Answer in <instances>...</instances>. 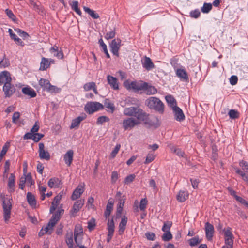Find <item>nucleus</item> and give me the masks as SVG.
Here are the masks:
<instances>
[{
    "label": "nucleus",
    "mask_w": 248,
    "mask_h": 248,
    "mask_svg": "<svg viewBox=\"0 0 248 248\" xmlns=\"http://www.w3.org/2000/svg\"><path fill=\"white\" fill-rule=\"evenodd\" d=\"M239 165L243 168V169L245 170L248 172V162L244 160H241L239 162Z\"/></svg>",
    "instance_id": "62"
},
{
    "label": "nucleus",
    "mask_w": 248,
    "mask_h": 248,
    "mask_svg": "<svg viewBox=\"0 0 248 248\" xmlns=\"http://www.w3.org/2000/svg\"><path fill=\"white\" fill-rule=\"evenodd\" d=\"M118 178V173L116 171H114L111 173V182L115 183Z\"/></svg>",
    "instance_id": "63"
},
{
    "label": "nucleus",
    "mask_w": 248,
    "mask_h": 248,
    "mask_svg": "<svg viewBox=\"0 0 248 248\" xmlns=\"http://www.w3.org/2000/svg\"><path fill=\"white\" fill-rule=\"evenodd\" d=\"M15 184V176L13 173H11L9 178L8 183L10 192H13L14 191Z\"/></svg>",
    "instance_id": "32"
},
{
    "label": "nucleus",
    "mask_w": 248,
    "mask_h": 248,
    "mask_svg": "<svg viewBox=\"0 0 248 248\" xmlns=\"http://www.w3.org/2000/svg\"><path fill=\"white\" fill-rule=\"evenodd\" d=\"M146 237L149 240H155V234L153 232H147L145 234Z\"/></svg>",
    "instance_id": "58"
},
{
    "label": "nucleus",
    "mask_w": 248,
    "mask_h": 248,
    "mask_svg": "<svg viewBox=\"0 0 248 248\" xmlns=\"http://www.w3.org/2000/svg\"><path fill=\"white\" fill-rule=\"evenodd\" d=\"M12 78L9 72L4 71L0 73V85L5 83L11 82Z\"/></svg>",
    "instance_id": "15"
},
{
    "label": "nucleus",
    "mask_w": 248,
    "mask_h": 248,
    "mask_svg": "<svg viewBox=\"0 0 248 248\" xmlns=\"http://www.w3.org/2000/svg\"><path fill=\"white\" fill-rule=\"evenodd\" d=\"M109 121V119L108 117L105 116H102L98 118L97 120V124H102L103 123L106 122H108Z\"/></svg>",
    "instance_id": "50"
},
{
    "label": "nucleus",
    "mask_w": 248,
    "mask_h": 248,
    "mask_svg": "<svg viewBox=\"0 0 248 248\" xmlns=\"http://www.w3.org/2000/svg\"><path fill=\"white\" fill-rule=\"evenodd\" d=\"M124 87L128 90L133 89L136 91L142 90L146 85V82H141L138 83L136 82H129L128 81H125L124 83Z\"/></svg>",
    "instance_id": "6"
},
{
    "label": "nucleus",
    "mask_w": 248,
    "mask_h": 248,
    "mask_svg": "<svg viewBox=\"0 0 248 248\" xmlns=\"http://www.w3.org/2000/svg\"><path fill=\"white\" fill-rule=\"evenodd\" d=\"M108 232H114V223L113 219H108Z\"/></svg>",
    "instance_id": "43"
},
{
    "label": "nucleus",
    "mask_w": 248,
    "mask_h": 248,
    "mask_svg": "<svg viewBox=\"0 0 248 248\" xmlns=\"http://www.w3.org/2000/svg\"><path fill=\"white\" fill-rule=\"evenodd\" d=\"M2 207L4 213V218L5 222H7L10 218L12 203L9 199H4L3 201Z\"/></svg>",
    "instance_id": "4"
},
{
    "label": "nucleus",
    "mask_w": 248,
    "mask_h": 248,
    "mask_svg": "<svg viewBox=\"0 0 248 248\" xmlns=\"http://www.w3.org/2000/svg\"><path fill=\"white\" fill-rule=\"evenodd\" d=\"M145 105L150 108L155 109L160 113L164 111V104L162 101L155 97H150L145 101Z\"/></svg>",
    "instance_id": "2"
},
{
    "label": "nucleus",
    "mask_w": 248,
    "mask_h": 248,
    "mask_svg": "<svg viewBox=\"0 0 248 248\" xmlns=\"http://www.w3.org/2000/svg\"><path fill=\"white\" fill-rule=\"evenodd\" d=\"M201 240L198 237H195L189 240V244L190 246H195L200 243Z\"/></svg>",
    "instance_id": "44"
},
{
    "label": "nucleus",
    "mask_w": 248,
    "mask_h": 248,
    "mask_svg": "<svg viewBox=\"0 0 248 248\" xmlns=\"http://www.w3.org/2000/svg\"><path fill=\"white\" fill-rule=\"evenodd\" d=\"M135 178L134 174H131L127 176L124 179V183L125 184H129L133 181Z\"/></svg>",
    "instance_id": "56"
},
{
    "label": "nucleus",
    "mask_w": 248,
    "mask_h": 248,
    "mask_svg": "<svg viewBox=\"0 0 248 248\" xmlns=\"http://www.w3.org/2000/svg\"><path fill=\"white\" fill-rule=\"evenodd\" d=\"M205 231L207 240L209 241L212 240L214 234L213 225L208 222H206L205 224Z\"/></svg>",
    "instance_id": "12"
},
{
    "label": "nucleus",
    "mask_w": 248,
    "mask_h": 248,
    "mask_svg": "<svg viewBox=\"0 0 248 248\" xmlns=\"http://www.w3.org/2000/svg\"><path fill=\"white\" fill-rule=\"evenodd\" d=\"M162 236V239L164 241H169L172 238V235L170 232H164Z\"/></svg>",
    "instance_id": "41"
},
{
    "label": "nucleus",
    "mask_w": 248,
    "mask_h": 248,
    "mask_svg": "<svg viewBox=\"0 0 248 248\" xmlns=\"http://www.w3.org/2000/svg\"><path fill=\"white\" fill-rule=\"evenodd\" d=\"M113 201L111 199L108 200V204L106 207V209L104 212L105 217L107 218L109 217L111 212L113 209Z\"/></svg>",
    "instance_id": "26"
},
{
    "label": "nucleus",
    "mask_w": 248,
    "mask_h": 248,
    "mask_svg": "<svg viewBox=\"0 0 248 248\" xmlns=\"http://www.w3.org/2000/svg\"><path fill=\"white\" fill-rule=\"evenodd\" d=\"M95 226V220L92 218L88 222L87 228L91 231L94 229Z\"/></svg>",
    "instance_id": "49"
},
{
    "label": "nucleus",
    "mask_w": 248,
    "mask_h": 248,
    "mask_svg": "<svg viewBox=\"0 0 248 248\" xmlns=\"http://www.w3.org/2000/svg\"><path fill=\"white\" fill-rule=\"evenodd\" d=\"M15 31L23 39H26L29 36V34L27 32L24 31L20 29H15Z\"/></svg>",
    "instance_id": "40"
},
{
    "label": "nucleus",
    "mask_w": 248,
    "mask_h": 248,
    "mask_svg": "<svg viewBox=\"0 0 248 248\" xmlns=\"http://www.w3.org/2000/svg\"><path fill=\"white\" fill-rule=\"evenodd\" d=\"M3 91L5 97H10L16 92V88L11 84V82L5 83L3 87Z\"/></svg>",
    "instance_id": "9"
},
{
    "label": "nucleus",
    "mask_w": 248,
    "mask_h": 248,
    "mask_svg": "<svg viewBox=\"0 0 248 248\" xmlns=\"http://www.w3.org/2000/svg\"><path fill=\"white\" fill-rule=\"evenodd\" d=\"M20 117V113L18 112H15L13 115L12 117V122L16 124L17 121L19 119Z\"/></svg>",
    "instance_id": "64"
},
{
    "label": "nucleus",
    "mask_w": 248,
    "mask_h": 248,
    "mask_svg": "<svg viewBox=\"0 0 248 248\" xmlns=\"http://www.w3.org/2000/svg\"><path fill=\"white\" fill-rule=\"evenodd\" d=\"M22 91L24 94L30 96L31 98L35 97L36 96L35 91L30 87H24L22 88Z\"/></svg>",
    "instance_id": "29"
},
{
    "label": "nucleus",
    "mask_w": 248,
    "mask_h": 248,
    "mask_svg": "<svg viewBox=\"0 0 248 248\" xmlns=\"http://www.w3.org/2000/svg\"><path fill=\"white\" fill-rule=\"evenodd\" d=\"M74 152L72 150H68L64 155L63 159L68 166H70L73 159Z\"/></svg>",
    "instance_id": "20"
},
{
    "label": "nucleus",
    "mask_w": 248,
    "mask_h": 248,
    "mask_svg": "<svg viewBox=\"0 0 248 248\" xmlns=\"http://www.w3.org/2000/svg\"><path fill=\"white\" fill-rule=\"evenodd\" d=\"M121 40L117 38L113 40L110 45L111 50L114 55L118 56V51L121 46Z\"/></svg>",
    "instance_id": "13"
},
{
    "label": "nucleus",
    "mask_w": 248,
    "mask_h": 248,
    "mask_svg": "<svg viewBox=\"0 0 248 248\" xmlns=\"http://www.w3.org/2000/svg\"><path fill=\"white\" fill-rule=\"evenodd\" d=\"M46 91L51 93H58L60 92V89L58 87L53 86L50 84L47 90Z\"/></svg>",
    "instance_id": "46"
},
{
    "label": "nucleus",
    "mask_w": 248,
    "mask_h": 248,
    "mask_svg": "<svg viewBox=\"0 0 248 248\" xmlns=\"http://www.w3.org/2000/svg\"><path fill=\"white\" fill-rule=\"evenodd\" d=\"M50 83L47 79L41 78L39 81V85L43 88L44 90L46 91L50 85Z\"/></svg>",
    "instance_id": "35"
},
{
    "label": "nucleus",
    "mask_w": 248,
    "mask_h": 248,
    "mask_svg": "<svg viewBox=\"0 0 248 248\" xmlns=\"http://www.w3.org/2000/svg\"><path fill=\"white\" fill-rule=\"evenodd\" d=\"M94 86H95V83L93 82H91L86 83L84 85L83 88L85 91H88L92 89Z\"/></svg>",
    "instance_id": "47"
},
{
    "label": "nucleus",
    "mask_w": 248,
    "mask_h": 248,
    "mask_svg": "<svg viewBox=\"0 0 248 248\" xmlns=\"http://www.w3.org/2000/svg\"><path fill=\"white\" fill-rule=\"evenodd\" d=\"M84 11L88 14L93 19H98L99 18V15L95 11L91 10L89 7L83 6Z\"/></svg>",
    "instance_id": "30"
},
{
    "label": "nucleus",
    "mask_w": 248,
    "mask_h": 248,
    "mask_svg": "<svg viewBox=\"0 0 248 248\" xmlns=\"http://www.w3.org/2000/svg\"><path fill=\"white\" fill-rule=\"evenodd\" d=\"M139 107H131L129 108H124V114L125 115L128 116H134L136 117V115L139 109Z\"/></svg>",
    "instance_id": "18"
},
{
    "label": "nucleus",
    "mask_w": 248,
    "mask_h": 248,
    "mask_svg": "<svg viewBox=\"0 0 248 248\" xmlns=\"http://www.w3.org/2000/svg\"><path fill=\"white\" fill-rule=\"evenodd\" d=\"M103 108V105L97 102H91L86 104L85 106V110L89 114H92L93 112Z\"/></svg>",
    "instance_id": "3"
},
{
    "label": "nucleus",
    "mask_w": 248,
    "mask_h": 248,
    "mask_svg": "<svg viewBox=\"0 0 248 248\" xmlns=\"http://www.w3.org/2000/svg\"><path fill=\"white\" fill-rule=\"evenodd\" d=\"M148 201L146 198L142 199L140 202V210L143 211L146 207Z\"/></svg>",
    "instance_id": "52"
},
{
    "label": "nucleus",
    "mask_w": 248,
    "mask_h": 248,
    "mask_svg": "<svg viewBox=\"0 0 248 248\" xmlns=\"http://www.w3.org/2000/svg\"><path fill=\"white\" fill-rule=\"evenodd\" d=\"M10 146V143L7 142L3 146L2 150L0 153V162L1 161L3 156L6 154Z\"/></svg>",
    "instance_id": "37"
},
{
    "label": "nucleus",
    "mask_w": 248,
    "mask_h": 248,
    "mask_svg": "<svg viewBox=\"0 0 248 248\" xmlns=\"http://www.w3.org/2000/svg\"><path fill=\"white\" fill-rule=\"evenodd\" d=\"M123 127L125 130L131 129L136 125L140 124L139 121L133 117H128L123 121Z\"/></svg>",
    "instance_id": "7"
},
{
    "label": "nucleus",
    "mask_w": 248,
    "mask_h": 248,
    "mask_svg": "<svg viewBox=\"0 0 248 248\" xmlns=\"http://www.w3.org/2000/svg\"><path fill=\"white\" fill-rule=\"evenodd\" d=\"M188 195L187 191L180 190L177 195V200L180 202H184L188 198Z\"/></svg>",
    "instance_id": "27"
},
{
    "label": "nucleus",
    "mask_w": 248,
    "mask_h": 248,
    "mask_svg": "<svg viewBox=\"0 0 248 248\" xmlns=\"http://www.w3.org/2000/svg\"><path fill=\"white\" fill-rule=\"evenodd\" d=\"M84 204V200H79L76 201L73 206L72 209L70 212V215L71 217H75L76 214L79 211V210L82 207Z\"/></svg>",
    "instance_id": "10"
},
{
    "label": "nucleus",
    "mask_w": 248,
    "mask_h": 248,
    "mask_svg": "<svg viewBox=\"0 0 248 248\" xmlns=\"http://www.w3.org/2000/svg\"><path fill=\"white\" fill-rule=\"evenodd\" d=\"M228 114L230 117L232 119H236L239 117L238 112L234 109L230 110Z\"/></svg>",
    "instance_id": "55"
},
{
    "label": "nucleus",
    "mask_w": 248,
    "mask_h": 248,
    "mask_svg": "<svg viewBox=\"0 0 248 248\" xmlns=\"http://www.w3.org/2000/svg\"><path fill=\"white\" fill-rule=\"evenodd\" d=\"M136 120L139 121L140 124L141 122H143L146 125L149 127H157L159 125L157 117L154 116H150L149 114L146 113L140 108L136 115Z\"/></svg>",
    "instance_id": "1"
},
{
    "label": "nucleus",
    "mask_w": 248,
    "mask_h": 248,
    "mask_svg": "<svg viewBox=\"0 0 248 248\" xmlns=\"http://www.w3.org/2000/svg\"><path fill=\"white\" fill-rule=\"evenodd\" d=\"M27 199L29 204L31 206H35L36 201L35 197L31 192H28L27 194Z\"/></svg>",
    "instance_id": "31"
},
{
    "label": "nucleus",
    "mask_w": 248,
    "mask_h": 248,
    "mask_svg": "<svg viewBox=\"0 0 248 248\" xmlns=\"http://www.w3.org/2000/svg\"><path fill=\"white\" fill-rule=\"evenodd\" d=\"M127 222V219L126 217L122 218L121 221L119 224V233L120 234H122L124 231L125 229V226L126 225Z\"/></svg>",
    "instance_id": "34"
},
{
    "label": "nucleus",
    "mask_w": 248,
    "mask_h": 248,
    "mask_svg": "<svg viewBox=\"0 0 248 248\" xmlns=\"http://www.w3.org/2000/svg\"><path fill=\"white\" fill-rule=\"evenodd\" d=\"M225 235V243L226 245V248H232L233 244V236L231 232V228H228L224 230ZM223 248H225L224 246Z\"/></svg>",
    "instance_id": "5"
},
{
    "label": "nucleus",
    "mask_w": 248,
    "mask_h": 248,
    "mask_svg": "<svg viewBox=\"0 0 248 248\" xmlns=\"http://www.w3.org/2000/svg\"><path fill=\"white\" fill-rule=\"evenodd\" d=\"M212 6L211 3H204L201 10L204 13H208L212 9Z\"/></svg>",
    "instance_id": "42"
},
{
    "label": "nucleus",
    "mask_w": 248,
    "mask_h": 248,
    "mask_svg": "<svg viewBox=\"0 0 248 248\" xmlns=\"http://www.w3.org/2000/svg\"><path fill=\"white\" fill-rule=\"evenodd\" d=\"M86 117L85 114H84L82 116H80L78 117L77 118L74 119L72 121L71 125L70 126V128L72 129L75 127H77L79 125L80 122L84 120Z\"/></svg>",
    "instance_id": "24"
},
{
    "label": "nucleus",
    "mask_w": 248,
    "mask_h": 248,
    "mask_svg": "<svg viewBox=\"0 0 248 248\" xmlns=\"http://www.w3.org/2000/svg\"><path fill=\"white\" fill-rule=\"evenodd\" d=\"M64 213V210L61 209H58L56 213L51 217L49 223V225L51 227H54L57 222L60 219L61 216Z\"/></svg>",
    "instance_id": "11"
},
{
    "label": "nucleus",
    "mask_w": 248,
    "mask_h": 248,
    "mask_svg": "<svg viewBox=\"0 0 248 248\" xmlns=\"http://www.w3.org/2000/svg\"><path fill=\"white\" fill-rule=\"evenodd\" d=\"M6 14L7 16L11 19L12 20L15 21L16 20V16L13 13L12 11L8 9L5 10Z\"/></svg>",
    "instance_id": "60"
},
{
    "label": "nucleus",
    "mask_w": 248,
    "mask_h": 248,
    "mask_svg": "<svg viewBox=\"0 0 248 248\" xmlns=\"http://www.w3.org/2000/svg\"><path fill=\"white\" fill-rule=\"evenodd\" d=\"M165 99L168 105L172 108L177 106L176 100L172 96L170 95H167Z\"/></svg>",
    "instance_id": "33"
},
{
    "label": "nucleus",
    "mask_w": 248,
    "mask_h": 248,
    "mask_svg": "<svg viewBox=\"0 0 248 248\" xmlns=\"http://www.w3.org/2000/svg\"><path fill=\"white\" fill-rule=\"evenodd\" d=\"M104 106L108 108L111 110V112L113 113L115 110V107L113 103H112L108 99H106L104 102Z\"/></svg>",
    "instance_id": "39"
},
{
    "label": "nucleus",
    "mask_w": 248,
    "mask_h": 248,
    "mask_svg": "<svg viewBox=\"0 0 248 248\" xmlns=\"http://www.w3.org/2000/svg\"><path fill=\"white\" fill-rule=\"evenodd\" d=\"M53 230V227H51V225H49V223H48L47 224V226L43 227L42 229L39 232L38 235H39V236L41 237L45 233L51 234Z\"/></svg>",
    "instance_id": "22"
},
{
    "label": "nucleus",
    "mask_w": 248,
    "mask_h": 248,
    "mask_svg": "<svg viewBox=\"0 0 248 248\" xmlns=\"http://www.w3.org/2000/svg\"><path fill=\"white\" fill-rule=\"evenodd\" d=\"M174 114L175 118L177 121H182L185 119V115L182 110L176 106L172 108Z\"/></svg>",
    "instance_id": "17"
},
{
    "label": "nucleus",
    "mask_w": 248,
    "mask_h": 248,
    "mask_svg": "<svg viewBox=\"0 0 248 248\" xmlns=\"http://www.w3.org/2000/svg\"><path fill=\"white\" fill-rule=\"evenodd\" d=\"M50 53L54 56L58 58L62 59L63 56V53L62 50H59L58 46H54L53 47L50 49Z\"/></svg>",
    "instance_id": "25"
},
{
    "label": "nucleus",
    "mask_w": 248,
    "mask_h": 248,
    "mask_svg": "<svg viewBox=\"0 0 248 248\" xmlns=\"http://www.w3.org/2000/svg\"><path fill=\"white\" fill-rule=\"evenodd\" d=\"M144 86L145 88L143 90L145 91V93L147 95L155 94L157 92V90L156 88L154 86L149 85L147 83H146V85Z\"/></svg>",
    "instance_id": "28"
},
{
    "label": "nucleus",
    "mask_w": 248,
    "mask_h": 248,
    "mask_svg": "<svg viewBox=\"0 0 248 248\" xmlns=\"http://www.w3.org/2000/svg\"><path fill=\"white\" fill-rule=\"evenodd\" d=\"M71 8L73 10L75 11L78 15L81 16L82 13L80 10L78 8V1H73L71 3H70Z\"/></svg>",
    "instance_id": "36"
},
{
    "label": "nucleus",
    "mask_w": 248,
    "mask_h": 248,
    "mask_svg": "<svg viewBox=\"0 0 248 248\" xmlns=\"http://www.w3.org/2000/svg\"><path fill=\"white\" fill-rule=\"evenodd\" d=\"M39 157L42 160L48 161L50 159V154L47 149H45L43 143L40 142L38 144Z\"/></svg>",
    "instance_id": "8"
},
{
    "label": "nucleus",
    "mask_w": 248,
    "mask_h": 248,
    "mask_svg": "<svg viewBox=\"0 0 248 248\" xmlns=\"http://www.w3.org/2000/svg\"><path fill=\"white\" fill-rule=\"evenodd\" d=\"M44 136V135L41 133H36L33 134V140L35 142H38Z\"/></svg>",
    "instance_id": "57"
},
{
    "label": "nucleus",
    "mask_w": 248,
    "mask_h": 248,
    "mask_svg": "<svg viewBox=\"0 0 248 248\" xmlns=\"http://www.w3.org/2000/svg\"><path fill=\"white\" fill-rule=\"evenodd\" d=\"M84 184L80 185L74 190L71 197L72 200H76L80 197L84 191Z\"/></svg>",
    "instance_id": "14"
},
{
    "label": "nucleus",
    "mask_w": 248,
    "mask_h": 248,
    "mask_svg": "<svg viewBox=\"0 0 248 248\" xmlns=\"http://www.w3.org/2000/svg\"><path fill=\"white\" fill-rule=\"evenodd\" d=\"M120 147H121L120 144L116 145L115 148L114 149V150L112 151V152L110 154V157L111 158H113L116 156L117 154L118 153V152L120 149Z\"/></svg>",
    "instance_id": "54"
},
{
    "label": "nucleus",
    "mask_w": 248,
    "mask_h": 248,
    "mask_svg": "<svg viewBox=\"0 0 248 248\" xmlns=\"http://www.w3.org/2000/svg\"><path fill=\"white\" fill-rule=\"evenodd\" d=\"M172 224L171 221L165 222L162 227V230L163 232H170V229L172 226Z\"/></svg>",
    "instance_id": "45"
},
{
    "label": "nucleus",
    "mask_w": 248,
    "mask_h": 248,
    "mask_svg": "<svg viewBox=\"0 0 248 248\" xmlns=\"http://www.w3.org/2000/svg\"><path fill=\"white\" fill-rule=\"evenodd\" d=\"M176 75L180 79L184 81H187L188 80V76L187 72L183 69H177L176 71Z\"/></svg>",
    "instance_id": "19"
},
{
    "label": "nucleus",
    "mask_w": 248,
    "mask_h": 248,
    "mask_svg": "<svg viewBox=\"0 0 248 248\" xmlns=\"http://www.w3.org/2000/svg\"><path fill=\"white\" fill-rule=\"evenodd\" d=\"M171 151L179 156L183 157L184 156V153L180 149L172 148Z\"/></svg>",
    "instance_id": "59"
},
{
    "label": "nucleus",
    "mask_w": 248,
    "mask_h": 248,
    "mask_svg": "<svg viewBox=\"0 0 248 248\" xmlns=\"http://www.w3.org/2000/svg\"><path fill=\"white\" fill-rule=\"evenodd\" d=\"M155 155L153 154L149 153L146 156L144 163L146 164L150 163L155 159Z\"/></svg>",
    "instance_id": "53"
},
{
    "label": "nucleus",
    "mask_w": 248,
    "mask_h": 248,
    "mask_svg": "<svg viewBox=\"0 0 248 248\" xmlns=\"http://www.w3.org/2000/svg\"><path fill=\"white\" fill-rule=\"evenodd\" d=\"M107 80L108 83L114 90H117L119 88L117 79L116 78L108 75L107 76Z\"/></svg>",
    "instance_id": "21"
},
{
    "label": "nucleus",
    "mask_w": 248,
    "mask_h": 248,
    "mask_svg": "<svg viewBox=\"0 0 248 248\" xmlns=\"http://www.w3.org/2000/svg\"><path fill=\"white\" fill-rule=\"evenodd\" d=\"M23 177L26 178V182L30 184V185H33L34 184L33 181L32 179V177L31 173H28L27 175L24 174Z\"/></svg>",
    "instance_id": "51"
},
{
    "label": "nucleus",
    "mask_w": 248,
    "mask_h": 248,
    "mask_svg": "<svg viewBox=\"0 0 248 248\" xmlns=\"http://www.w3.org/2000/svg\"><path fill=\"white\" fill-rule=\"evenodd\" d=\"M61 184V180L56 177L51 178L48 182V186L50 188L59 187Z\"/></svg>",
    "instance_id": "23"
},
{
    "label": "nucleus",
    "mask_w": 248,
    "mask_h": 248,
    "mask_svg": "<svg viewBox=\"0 0 248 248\" xmlns=\"http://www.w3.org/2000/svg\"><path fill=\"white\" fill-rule=\"evenodd\" d=\"M82 233L83 231L81 226L79 225H76L74 231V239L75 242L78 246H79L80 243L78 239H80Z\"/></svg>",
    "instance_id": "16"
},
{
    "label": "nucleus",
    "mask_w": 248,
    "mask_h": 248,
    "mask_svg": "<svg viewBox=\"0 0 248 248\" xmlns=\"http://www.w3.org/2000/svg\"><path fill=\"white\" fill-rule=\"evenodd\" d=\"M190 16L192 17H194L195 18H198L200 15V12L199 10H195L192 11L190 13Z\"/></svg>",
    "instance_id": "61"
},
{
    "label": "nucleus",
    "mask_w": 248,
    "mask_h": 248,
    "mask_svg": "<svg viewBox=\"0 0 248 248\" xmlns=\"http://www.w3.org/2000/svg\"><path fill=\"white\" fill-rule=\"evenodd\" d=\"M66 243L69 248H74L73 247V239L72 232L67 234Z\"/></svg>",
    "instance_id": "38"
},
{
    "label": "nucleus",
    "mask_w": 248,
    "mask_h": 248,
    "mask_svg": "<svg viewBox=\"0 0 248 248\" xmlns=\"http://www.w3.org/2000/svg\"><path fill=\"white\" fill-rule=\"evenodd\" d=\"M115 29H114L113 30L106 33V35L105 36V38L107 40H109L113 38L115 36Z\"/></svg>",
    "instance_id": "48"
}]
</instances>
